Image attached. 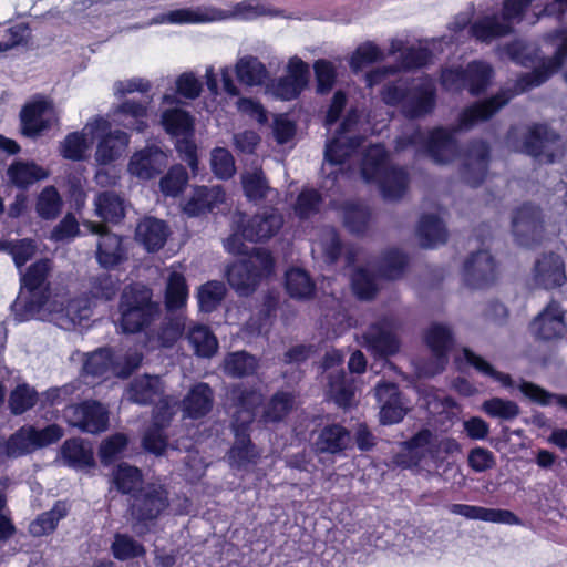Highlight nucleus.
Instances as JSON below:
<instances>
[{
    "label": "nucleus",
    "instance_id": "nucleus-1",
    "mask_svg": "<svg viewBox=\"0 0 567 567\" xmlns=\"http://www.w3.org/2000/svg\"><path fill=\"white\" fill-rule=\"evenodd\" d=\"M152 288L142 282L124 286L117 303V329L124 334H137L148 329L161 313V307L154 300Z\"/></svg>",
    "mask_w": 567,
    "mask_h": 567
},
{
    "label": "nucleus",
    "instance_id": "nucleus-2",
    "mask_svg": "<svg viewBox=\"0 0 567 567\" xmlns=\"http://www.w3.org/2000/svg\"><path fill=\"white\" fill-rule=\"evenodd\" d=\"M360 174L365 183L378 185L384 199L398 200L408 190V172L391 164L390 155L382 144L371 145L363 153Z\"/></svg>",
    "mask_w": 567,
    "mask_h": 567
},
{
    "label": "nucleus",
    "instance_id": "nucleus-3",
    "mask_svg": "<svg viewBox=\"0 0 567 567\" xmlns=\"http://www.w3.org/2000/svg\"><path fill=\"white\" fill-rule=\"evenodd\" d=\"M50 270V259L42 258L31 264L21 276L20 293L12 303L20 321L29 320L48 303L51 296Z\"/></svg>",
    "mask_w": 567,
    "mask_h": 567
},
{
    "label": "nucleus",
    "instance_id": "nucleus-4",
    "mask_svg": "<svg viewBox=\"0 0 567 567\" xmlns=\"http://www.w3.org/2000/svg\"><path fill=\"white\" fill-rule=\"evenodd\" d=\"M169 507V492L162 484L141 485L130 498L127 512L132 528L138 536L151 533L158 518Z\"/></svg>",
    "mask_w": 567,
    "mask_h": 567
},
{
    "label": "nucleus",
    "instance_id": "nucleus-5",
    "mask_svg": "<svg viewBox=\"0 0 567 567\" xmlns=\"http://www.w3.org/2000/svg\"><path fill=\"white\" fill-rule=\"evenodd\" d=\"M275 272V258L266 248H252L248 258L228 266L226 277L240 297L251 296L260 282Z\"/></svg>",
    "mask_w": 567,
    "mask_h": 567
},
{
    "label": "nucleus",
    "instance_id": "nucleus-6",
    "mask_svg": "<svg viewBox=\"0 0 567 567\" xmlns=\"http://www.w3.org/2000/svg\"><path fill=\"white\" fill-rule=\"evenodd\" d=\"M512 231L516 244L522 247L533 249L540 245L545 233L542 208L528 202L515 208L512 216Z\"/></svg>",
    "mask_w": 567,
    "mask_h": 567
},
{
    "label": "nucleus",
    "instance_id": "nucleus-7",
    "mask_svg": "<svg viewBox=\"0 0 567 567\" xmlns=\"http://www.w3.org/2000/svg\"><path fill=\"white\" fill-rule=\"evenodd\" d=\"M567 59V29L560 34V42L551 56H542L538 64L532 71L522 73L516 82L515 87L519 92H527L538 87L547 82L555 73H557L565 60Z\"/></svg>",
    "mask_w": 567,
    "mask_h": 567
},
{
    "label": "nucleus",
    "instance_id": "nucleus-8",
    "mask_svg": "<svg viewBox=\"0 0 567 567\" xmlns=\"http://www.w3.org/2000/svg\"><path fill=\"white\" fill-rule=\"evenodd\" d=\"M463 278L465 285L472 289L488 288L498 278V264L488 250L480 249L465 260Z\"/></svg>",
    "mask_w": 567,
    "mask_h": 567
},
{
    "label": "nucleus",
    "instance_id": "nucleus-9",
    "mask_svg": "<svg viewBox=\"0 0 567 567\" xmlns=\"http://www.w3.org/2000/svg\"><path fill=\"white\" fill-rule=\"evenodd\" d=\"M71 426L82 432L97 434L109 426V412L103 404L95 400H84L70 405L65 411Z\"/></svg>",
    "mask_w": 567,
    "mask_h": 567
},
{
    "label": "nucleus",
    "instance_id": "nucleus-10",
    "mask_svg": "<svg viewBox=\"0 0 567 567\" xmlns=\"http://www.w3.org/2000/svg\"><path fill=\"white\" fill-rule=\"evenodd\" d=\"M560 141V135L546 123H533L527 127L523 142L517 150L534 158L545 157L547 163L555 162L553 146Z\"/></svg>",
    "mask_w": 567,
    "mask_h": 567
},
{
    "label": "nucleus",
    "instance_id": "nucleus-11",
    "mask_svg": "<svg viewBox=\"0 0 567 567\" xmlns=\"http://www.w3.org/2000/svg\"><path fill=\"white\" fill-rule=\"evenodd\" d=\"M93 233L99 235L95 259L101 268L112 270L128 259L123 236L112 233L104 224L95 225Z\"/></svg>",
    "mask_w": 567,
    "mask_h": 567
},
{
    "label": "nucleus",
    "instance_id": "nucleus-12",
    "mask_svg": "<svg viewBox=\"0 0 567 567\" xmlns=\"http://www.w3.org/2000/svg\"><path fill=\"white\" fill-rule=\"evenodd\" d=\"M489 162V144L484 140L471 142L461 166L463 181L473 188L481 186L487 177Z\"/></svg>",
    "mask_w": 567,
    "mask_h": 567
},
{
    "label": "nucleus",
    "instance_id": "nucleus-13",
    "mask_svg": "<svg viewBox=\"0 0 567 567\" xmlns=\"http://www.w3.org/2000/svg\"><path fill=\"white\" fill-rule=\"evenodd\" d=\"M512 95L506 91H501L485 100L473 102L464 107L457 116L455 125L458 131H467L480 122L491 120L503 106H505Z\"/></svg>",
    "mask_w": 567,
    "mask_h": 567
},
{
    "label": "nucleus",
    "instance_id": "nucleus-14",
    "mask_svg": "<svg viewBox=\"0 0 567 567\" xmlns=\"http://www.w3.org/2000/svg\"><path fill=\"white\" fill-rule=\"evenodd\" d=\"M402 445L404 452L398 455L396 463L403 468L420 466L427 454L434 457L440 449L432 431L425 427L404 441Z\"/></svg>",
    "mask_w": 567,
    "mask_h": 567
},
{
    "label": "nucleus",
    "instance_id": "nucleus-15",
    "mask_svg": "<svg viewBox=\"0 0 567 567\" xmlns=\"http://www.w3.org/2000/svg\"><path fill=\"white\" fill-rule=\"evenodd\" d=\"M309 78V65L300 58L293 56L288 62L287 74L277 80L274 92L282 101L296 100L308 86Z\"/></svg>",
    "mask_w": 567,
    "mask_h": 567
},
{
    "label": "nucleus",
    "instance_id": "nucleus-16",
    "mask_svg": "<svg viewBox=\"0 0 567 567\" xmlns=\"http://www.w3.org/2000/svg\"><path fill=\"white\" fill-rule=\"evenodd\" d=\"M529 330L537 341H555L566 330L565 313L560 306L551 301L530 322Z\"/></svg>",
    "mask_w": 567,
    "mask_h": 567
},
{
    "label": "nucleus",
    "instance_id": "nucleus-17",
    "mask_svg": "<svg viewBox=\"0 0 567 567\" xmlns=\"http://www.w3.org/2000/svg\"><path fill=\"white\" fill-rule=\"evenodd\" d=\"M424 342L434 359L431 374H437L445 370L449 363V354L454 347L452 330L442 323H432L424 333Z\"/></svg>",
    "mask_w": 567,
    "mask_h": 567
},
{
    "label": "nucleus",
    "instance_id": "nucleus-18",
    "mask_svg": "<svg viewBox=\"0 0 567 567\" xmlns=\"http://www.w3.org/2000/svg\"><path fill=\"white\" fill-rule=\"evenodd\" d=\"M362 338L365 348L380 359L395 355L401 347L399 338L385 320L371 323Z\"/></svg>",
    "mask_w": 567,
    "mask_h": 567
},
{
    "label": "nucleus",
    "instance_id": "nucleus-19",
    "mask_svg": "<svg viewBox=\"0 0 567 567\" xmlns=\"http://www.w3.org/2000/svg\"><path fill=\"white\" fill-rule=\"evenodd\" d=\"M284 225L282 216L277 209L270 208L255 214L241 224V236L250 243H262L278 234Z\"/></svg>",
    "mask_w": 567,
    "mask_h": 567
},
{
    "label": "nucleus",
    "instance_id": "nucleus-20",
    "mask_svg": "<svg viewBox=\"0 0 567 567\" xmlns=\"http://www.w3.org/2000/svg\"><path fill=\"white\" fill-rule=\"evenodd\" d=\"M375 396L380 403V422L383 425L400 423L408 413L399 385L392 382L379 383Z\"/></svg>",
    "mask_w": 567,
    "mask_h": 567
},
{
    "label": "nucleus",
    "instance_id": "nucleus-21",
    "mask_svg": "<svg viewBox=\"0 0 567 567\" xmlns=\"http://www.w3.org/2000/svg\"><path fill=\"white\" fill-rule=\"evenodd\" d=\"M456 127L447 128L436 126L429 131L426 138V154L436 164L452 162L458 153V143L455 134Z\"/></svg>",
    "mask_w": 567,
    "mask_h": 567
},
{
    "label": "nucleus",
    "instance_id": "nucleus-22",
    "mask_svg": "<svg viewBox=\"0 0 567 567\" xmlns=\"http://www.w3.org/2000/svg\"><path fill=\"white\" fill-rule=\"evenodd\" d=\"M226 199V193L220 185L195 186L189 198L183 204L182 210L188 217H199L213 213Z\"/></svg>",
    "mask_w": 567,
    "mask_h": 567
},
{
    "label": "nucleus",
    "instance_id": "nucleus-23",
    "mask_svg": "<svg viewBox=\"0 0 567 567\" xmlns=\"http://www.w3.org/2000/svg\"><path fill=\"white\" fill-rule=\"evenodd\" d=\"M534 279L539 287L547 290L561 287L567 280L561 256L553 251L543 254L534 265Z\"/></svg>",
    "mask_w": 567,
    "mask_h": 567
},
{
    "label": "nucleus",
    "instance_id": "nucleus-24",
    "mask_svg": "<svg viewBox=\"0 0 567 567\" xmlns=\"http://www.w3.org/2000/svg\"><path fill=\"white\" fill-rule=\"evenodd\" d=\"M535 0H503L499 14L514 29L524 22L535 24L544 16H553V4H546L536 11L533 7Z\"/></svg>",
    "mask_w": 567,
    "mask_h": 567
},
{
    "label": "nucleus",
    "instance_id": "nucleus-25",
    "mask_svg": "<svg viewBox=\"0 0 567 567\" xmlns=\"http://www.w3.org/2000/svg\"><path fill=\"white\" fill-rule=\"evenodd\" d=\"M402 113L410 120L431 114L436 106V89L433 83H420L410 87Z\"/></svg>",
    "mask_w": 567,
    "mask_h": 567
},
{
    "label": "nucleus",
    "instance_id": "nucleus-26",
    "mask_svg": "<svg viewBox=\"0 0 567 567\" xmlns=\"http://www.w3.org/2000/svg\"><path fill=\"white\" fill-rule=\"evenodd\" d=\"M449 511L454 515H460L472 520L505 525H519L522 522L515 513L503 508H487L483 506L455 503L449 506Z\"/></svg>",
    "mask_w": 567,
    "mask_h": 567
},
{
    "label": "nucleus",
    "instance_id": "nucleus-27",
    "mask_svg": "<svg viewBox=\"0 0 567 567\" xmlns=\"http://www.w3.org/2000/svg\"><path fill=\"white\" fill-rule=\"evenodd\" d=\"M515 32V29L501 18V14H486L474 20L468 28V34L476 42L491 44L493 41L505 38Z\"/></svg>",
    "mask_w": 567,
    "mask_h": 567
},
{
    "label": "nucleus",
    "instance_id": "nucleus-28",
    "mask_svg": "<svg viewBox=\"0 0 567 567\" xmlns=\"http://www.w3.org/2000/svg\"><path fill=\"white\" fill-rule=\"evenodd\" d=\"M214 391L206 382L194 384L182 401L185 417L199 420L208 415L214 406Z\"/></svg>",
    "mask_w": 567,
    "mask_h": 567
},
{
    "label": "nucleus",
    "instance_id": "nucleus-29",
    "mask_svg": "<svg viewBox=\"0 0 567 567\" xmlns=\"http://www.w3.org/2000/svg\"><path fill=\"white\" fill-rule=\"evenodd\" d=\"M229 398L236 409L231 419L238 416L239 421H255L257 410L262 403V394L257 389L234 384L229 390Z\"/></svg>",
    "mask_w": 567,
    "mask_h": 567
},
{
    "label": "nucleus",
    "instance_id": "nucleus-30",
    "mask_svg": "<svg viewBox=\"0 0 567 567\" xmlns=\"http://www.w3.org/2000/svg\"><path fill=\"white\" fill-rule=\"evenodd\" d=\"M51 107L45 100H39L25 104L20 113L21 131L27 137H37L51 128V121L44 117Z\"/></svg>",
    "mask_w": 567,
    "mask_h": 567
},
{
    "label": "nucleus",
    "instance_id": "nucleus-31",
    "mask_svg": "<svg viewBox=\"0 0 567 567\" xmlns=\"http://www.w3.org/2000/svg\"><path fill=\"white\" fill-rule=\"evenodd\" d=\"M351 441L350 431L339 423L324 425L315 442V449L320 454H341Z\"/></svg>",
    "mask_w": 567,
    "mask_h": 567
},
{
    "label": "nucleus",
    "instance_id": "nucleus-32",
    "mask_svg": "<svg viewBox=\"0 0 567 567\" xmlns=\"http://www.w3.org/2000/svg\"><path fill=\"white\" fill-rule=\"evenodd\" d=\"M135 235L148 252H156L167 240L168 227L164 220L145 217L138 223Z\"/></svg>",
    "mask_w": 567,
    "mask_h": 567
},
{
    "label": "nucleus",
    "instance_id": "nucleus-33",
    "mask_svg": "<svg viewBox=\"0 0 567 567\" xmlns=\"http://www.w3.org/2000/svg\"><path fill=\"white\" fill-rule=\"evenodd\" d=\"M130 142V136L121 130L111 131L97 143L95 161L99 165L105 166L118 159Z\"/></svg>",
    "mask_w": 567,
    "mask_h": 567
},
{
    "label": "nucleus",
    "instance_id": "nucleus-34",
    "mask_svg": "<svg viewBox=\"0 0 567 567\" xmlns=\"http://www.w3.org/2000/svg\"><path fill=\"white\" fill-rule=\"evenodd\" d=\"M70 507L66 501H56L52 508L39 514L28 527L29 534L32 537H42L53 534L60 520L65 518L69 514Z\"/></svg>",
    "mask_w": 567,
    "mask_h": 567
},
{
    "label": "nucleus",
    "instance_id": "nucleus-35",
    "mask_svg": "<svg viewBox=\"0 0 567 567\" xmlns=\"http://www.w3.org/2000/svg\"><path fill=\"white\" fill-rule=\"evenodd\" d=\"M9 182L19 189H28L34 183L48 177L45 169L34 162L16 159L8 169Z\"/></svg>",
    "mask_w": 567,
    "mask_h": 567
},
{
    "label": "nucleus",
    "instance_id": "nucleus-36",
    "mask_svg": "<svg viewBox=\"0 0 567 567\" xmlns=\"http://www.w3.org/2000/svg\"><path fill=\"white\" fill-rule=\"evenodd\" d=\"M341 210L343 226L351 235L363 237L368 234L372 220V213L368 206L357 202H346Z\"/></svg>",
    "mask_w": 567,
    "mask_h": 567
},
{
    "label": "nucleus",
    "instance_id": "nucleus-37",
    "mask_svg": "<svg viewBox=\"0 0 567 567\" xmlns=\"http://www.w3.org/2000/svg\"><path fill=\"white\" fill-rule=\"evenodd\" d=\"M416 235L423 248H435L447 241V230L435 214H423L416 227Z\"/></svg>",
    "mask_w": 567,
    "mask_h": 567
},
{
    "label": "nucleus",
    "instance_id": "nucleus-38",
    "mask_svg": "<svg viewBox=\"0 0 567 567\" xmlns=\"http://www.w3.org/2000/svg\"><path fill=\"white\" fill-rule=\"evenodd\" d=\"M235 74L239 83L246 86H260L269 78L265 63L255 55H244L235 64Z\"/></svg>",
    "mask_w": 567,
    "mask_h": 567
},
{
    "label": "nucleus",
    "instance_id": "nucleus-39",
    "mask_svg": "<svg viewBox=\"0 0 567 567\" xmlns=\"http://www.w3.org/2000/svg\"><path fill=\"white\" fill-rule=\"evenodd\" d=\"M163 394V388L159 377L142 375L135 378L128 386V399L141 405H150Z\"/></svg>",
    "mask_w": 567,
    "mask_h": 567
},
{
    "label": "nucleus",
    "instance_id": "nucleus-40",
    "mask_svg": "<svg viewBox=\"0 0 567 567\" xmlns=\"http://www.w3.org/2000/svg\"><path fill=\"white\" fill-rule=\"evenodd\" d=\"M113 350L107 347L99 348L86 354L84 359L81 375L84 379H91L95 382L99 379H105L112 371Z\"/></svg>",
    "mask_w": 567,
    "mask_h": 567
},
{
    "label": "nucleus",
    "instance_id": "nucleus-41",
    "mask_svg": "<svg viewBox=\"0 0 567 567\" xmlns=\"http://www.w3.org/2000/svg\"><path fill=\"white\" fill-rule=\"evenodd\" d=\"M94 204L96 215L106 223L116 225L125 217V202L113 190L99 193Z\"/></svg>",
    "mask_w": 567,
    "mask_h": 567
},
{
    "label": "nucleus",
    "instance_id": "nucleus-42",
    "mask_svg": "<svg viewBox=\"0 0 567 567\" xmlns=\"http://www.w3.org/2000/svg\"><path fill=\"white\" fill-rule=\"evenodd\" d=\"M162 125L172 137L195 136V120L186 110L179 107L165 110L162 114Z\"/></svg>",
    "mask_w": 567,
    "mask_h": 567
},
{
    "label": "nucleus",
    "instance_id": "nucleus-43",
    "mask_svg": "<svg viewBox=\"0 0 567 567\" xmlns=\"http://www.w3.org/2000/svg\"><path fill=\"white\" fill-rule=\"evenodd\" d=\"M287 293L297 300H309L316 295V284L310 275L301 268H290L285 275Z\"/></svg>",
    "mask_w": 567,
    "mask_h": 567
},
{
    "label": "nucleus",
    "instance_id": "nucleus-44",
    "mask_svg": "<svg viewBox=\"0 0 567 567\" xmlns=\"http://www.w3.org/2000/svg\"><path fill=\"white\" fill-rule=\"evenodd\" d=\"M186 339L199 358H212L218 350V340L206 324L196 323L189 327Z\"/></svg>",
    "mask_w": 567,
    "mask_h": 567
},
{
    "label": "nucleus",
    "instance_id": "nucleus-45",
    "mask_svg": "<svg viewBox=\"0 0 567 567\" xmlns=\"http://www.w3.org/2000/svg\"><path fill=\"white\" fill-rule=\"evenodd\" d=\"M61 454L68 465L73 468H86L95 465L92 447L79 437L65 440L61 447Z\"/></svg>",
    "mask_w": 567,
    "mask_h": 567
},
{
    "label": "nucleus",
    "instance_id": "nucleus-46",
    "mask_svg": "<svg viewBox=\"0 0 567 567\" xmlns=\"http://www.w3.org/2000/svg\"><path fill=\"white\" fill-rule=\"evenodd\" d=\"M121 281L110 272H101L89 278L87 295L91 300L113 301L120 292Z\"/></svg>",
    "mask_w": 567,
    "mask_h": 567
},
{
    "label": "nucleus",
    "instance_id": "nucleus-47",
    "mask_svg": "<svg viewBox=\"0 0 567 567\" xmlns=\"http://www.w3.org/2000/svg\"><path fill=\"white\" fill-rule=\"evenodd\" d=\"M189 296V288L182 272L169 274L164 292V305L168 312L184 308Z\"/></svg>",
    "mask_w": 567,
    "mask_h": 567
},
{
    "label": "nucleus",
    "instance_id": "nucleus-48",
    "mask_svg": "<svg viewBox=\"0 0 567 567\" xmlns=\"http://www.w3.org/2000/svg\"><path fill=\"white\" fill-rule=\"evenodd\" d=\"M493 76V69L482 61H473L465 68V89L472 96L483 94Z\"/></svg>",
    "mask_w": 567,
    "mask_h": 567
},
{
    "label": "nucleus",
    "instance_id": "nucleus-49",
    "mask_svg": "<svg viewBox=\"0 0 567 567\" xmlns=\"http://www.w3.org/2000/svg\"><path fill=\"white\" fill-rule=\"evenodd\" d=\"M143 482L142 471L134 466L130 465L125 462L120 463L113 473V483L116 489L123 495H130L132 497L133 493L138 489V485Z\"/></svg>",
    "mask_w": 567,
    "mask_h": 567
},
{
    "label": "nucleus",
    "instance_id": "nucleus-50",
    "mask_svg": "<svg viewBox=\"0 0 567 567\" xmlns=\"http://www.w3.org/2000/svg\"><path fill=\"white\" fill-rule=\"evenodd\" d=\"M293 404L295 395L279 390L270 396L264 410V419L274 423L281 422L292 411Z\"/></svg>",
    "mask_w": 567,
    "mask_h": 567
},
{
    "label": "nucleus",
    "instance_id": "nucleus-51",
    "mask_svg": "<svg viewBox=\"0 0 567 567\" xmlns=\"http://www.w3.org/2000/svg\"><path fill=\"white\" fill-rule=\"evenodd\" d=\"M384 60V53L373 41L359 44L349 59V66L353 73L362 71L365 66Z\"/></svg>",
    "mask_w": 567,
    "mask_h": 567
},
{
    "label": "nucleus",
    "instance_id": "nucleus-52",
    "mask_svg": "<svg viewBox=\"0 0 567 567\" xmlns=\"http://www.w3.org/2000/svg\"><path fill=\"white\" fill-rule=\"evenodd\" d=\"M409 265L408 256L399 249L388 250L378 268L379 276L386 280L400 279Z\"/></svg>",
    "mask_w": 567,
    "mask_h": 567
},
{
    "label": "nucleus",
    "instance_id": "nucleus-53",
    "mask_svg": "<svg viewBox=\"0 0 567 567\" xmlns=\"http://www.w3.org/2000/svg\"><path fill=\"white\" fill-rule=\"evenodd\" d=\"M519 391L530 401L542 406H549L553 403H556L567 411V394L551 393L530 381H522L519 384Z\"/></svg>",
    "mask_w": 567,
    "mask_h": 567
},
{
    "label": "nucleus",
    "instance_id": "nucleus-54",
    "mask_svg": "<svg viewBox=\"0 0 567 567\" xmlns=\"http://www.w3.org/2000/svg\"><path fill=\"white\" fill-rule=\"evenodd\" d=\"M225 369L227 373L234 378H245L256 372L258 361L247 351H236L226 357Z\"/></svg>",
    "mask_w": 567,
    "mask_h": 567
},
{
    "label": "nucleus",
    "instance_id": "nucleus-55",
    "mask_svg": "<svg viewBox=\"0 0 567 567\" xmlns=\"http://www.w3.org/2000/svg\"><path fill=\"white\" fill-rule=\"evenodd\" d=\"M226 296V287L221 281L210 280L197 290L198 307L204 312L214 311Z\"/></svg>",
    "mask_w": 567,
    "mask_h": 567
},
{
    "label": "nucleus",
    "instance_id": "nucleus-56",
    "mask_svg": "<svg viewBox=\"0 0 567 567\" xmlns=\"http://www.w3.org/2000/svg\"><path fill=\"white\" fill-rule=\"evenodd\" d=\"M322 202V195L318 189L303 188L296 198L295 215L301 220H307L320 212Z\"/></svg>",
    "mask_w": 567,
    "mask_h": 567
},
{
    "label": "nucleus",
    "instance_id": "nucleus-57",
    "mask_svg": "<svg viewBox=\"0 0 567 567\" xmlns=\"http://www.w3.org/2000/svg\"><path fill=\"white\" fill-rule=\"evenodd\" d=\"M241 185L246 198L254 203L264 200L270 190L269 183L262 169L244 174L241 176Z\"/></svg>",
    "mask_w": 567,
    "mask_h": 567
},
{
    "label": "nucleus",
    "instance_id": "nucleus-58",
    "mask_svg": "<svg viewBox=\"0 0 567 567\" xmlns=\"http://www.w3.org/2000/svg\"><path fill=\"white\" fill-rule=\"evenodd\" d=\"M113 557L120 561L143 557L146 554L143 544L127 534L116 533L111 545Z\"/></svg>",
    "mask_w": 567,
    "mask_h": 567
},
{
    "label": "nucleus",
    "instance_id": "nucleus-59",
    "mask_svg": "<svg viewBox=\"0 0 567 567\" xmlns=\"http://www.w3.org/2000/svg\"><path fill=\"white\" fill-rule=\"evenodd\" d=\"M351 287L360 300H373L379 291L375 276L365 268H358L351 276Z\"/></svg>",
    "mask_w": 567,
    "mask_h": 567
},
{
    "label": "nucleus",
    "instance_id": "nucleus-60",
    "mask_svg": "<svg viewBox=\"0 0 567 567\" xmlns=\"http://www.w3.org/2000/svg\"><path fill=\"white\" fill-rule=\"evenodd\" d=\"M38 402V392L27 383L18 384L9 395V409L13 415H21Z\"/></svg>",
    "mask_w": 567,
    "mask_h": 567
},
{
    "label": "nucleus",
    "instance_id": "nucleus-61",
    "mask_svg": "<svg viewBox=\"0 0 567 567\" xmlns=\"http://www.w3.org/2000/svg\"><path fill=\"white\" fill-rule=\"evenodd\" d=\"M142 447L150 454L162 456L168 447L165 426L158 422H153L143 434Z\"/></svg>",
    "mask_w": 567,
    "mask_h": 567
},
{
    "label": "nucleus",
    "instance_id": "nucleus-62",
    "mask_svg": "<svg viewBox=\"0 0 567 567\" xmlns=\"http://www.w3.org/2000/svg\"><path fill=\"white\" fill-rule=\"evenodd\" d=\"M188 183V173L181 165L172 166L159 181V188L165 196L176 197L181 195Z\"/></svg>",
    "mask_w": 567,
    "mask_h": 567
},
{
    "label": "nucleus",
    "instance_id": "nucleus-63",
    "mask_svg": "<svg viewBox=\"0 0 567 567\" xmlns=\"http://www.w3.org/2000/svg\"><path fill=\"white\" fill-rule=\"evenodd\" d=\"M463 355L467 364L473 367L477 372L501 382L505 388L513 385V379L509 374L497 371L489 362L476 354L470 348L463 349Z\"/></svg>",
    "mask_w": 567,
    "mask_h": 567
},
{
    "label": "nucleus",
    "instance_id": "nucleus-64",
    "mask_svg": "<svg viewBox=\"0 0 567 567\" xmlns=\"http://www.w3.org/2000/svg\"><path fill=\"white\" fill-rule=\"evenodd\" d=\"M128 437L126 434L117 432L102 441L99 449V456L103 465H111L117 461L127 449Z\"/></svg>",
    "mask_w": 567,
    "mask_h": 567
}]
</instances>
